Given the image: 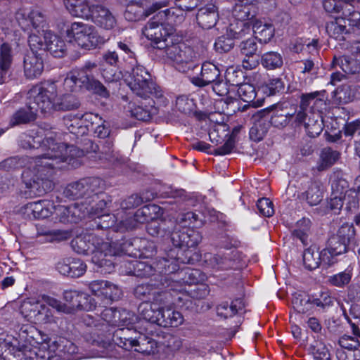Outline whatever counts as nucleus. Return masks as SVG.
<instances>
[{"mask_svg":"<svg viewBox=\"0 0 360 360\" xmlns=\"http://www.w3.org/2000/svg\"><path fill=\"white\" fill-rule=\"evenodd\" d=\"M42 147L47 150L46 153L32 158L29 170L22 173L26 187L30 189V194L34 195H41L53 189V184L50 177L58 163H70L75 155L80 156L82 154L75 146L57 143L52 136L43 141Z\"/></svg>","mask_w":360,"mask_h":360,"instance_id":"obj_1","label":"nucleus"},{"mask_svg":"<svg viewBox=\"0 0 360 360\" xmlns=\"http://www.w3.org/2000/svg\"><path fill=\"white\" fill-rule=\"evenodd\" d=\"M112 239L108 238V241L105 242L98 236L89 233L76 237L71 245L73 250L79 254H91V261L98 269H101V272L110 274L114 269L112 257L125 250V244H120L117 247L118 244Z\"/></svg>","mask_w":360,"mask_h":360,"instance_id":"obj_2","label":"nucleus"},{"mask_svg":"<svg viewBox=\"0 0 360 360\" xmlns=\"http://www.w3.org/2000/svg\"><path fill=\"white\" fill-rule=\"evenodd\" d=\"M97 73V65L90 61L86 62L81 69L68 73L63 82H53L58 86V94H72L76 89L77 82H79L98 96L103 98L109 97L110 93L107 89L95 79Z\"/></svg>","mask_w":360,"mask_h":360,"instance_id":"obj_3","label":"nucleus"},{"mask_svg":"<svg viewBox=\"0 0 360 360\" xmlns=\"http://www.w3.org/2000/svg\"><path fill=\"white\" fill-rule=\"evenodd\" d=\"M32 95L40 102L42 113H50L53 110H71L79 106V101L75 95L58 94V86L50 81L35 86Z\"/></svg>","mask_w":360,"mask_h":360,"instance_id":"obj_4","label":"nucleus"},{"mask_svg":"<svg viewBox=\"0 0 360 360\" xmlns=\"http://www.w3.org/2000/svg\"><path fill=\"white\" fill-rule=\"evenodd\" d=\"M48 307L58 312L69 311L68 309L58 300L48 296H41V300H29L21 305V313L30 322L35 324H51L57 322V318Z\"/></svg>","mask_w":360,"mask_h":360,"instance_id":"obj_5","label":"nucleus"},{"mask_svg":"<svg viewBox=\"0 0 360 360\" xmlns=\"http://www.w3.org/2000/svg\"><path fill=\"white\" fill-rule=\"evenodd\" d=\"M262 0H245L244 4L236 3L232 15L236 22L230 23L229 31L233 37H242L250 31V25L256 20L257 9L255 3Z\"/></svg>","mask_w":360,"mask_h":360,"instance_id":"obj_6","label":"nucleus"},{"mask_svg":"<svg viewBox=\"0 0 360 360\" xmlns=\"http://www.w3.org/2000/svg\"><path fill=\"white\" fill-rule=\"evenodd\" d=\"M171 250L169 258H162L155 263V267L147 264L145 262L136 261L134 264V274L139 277H148L158 271L160 274H171L176 271L179 265V263L188 264L193 262L191 257H183V251L179 250L176 252L177 257H172Z\"/></svg>","mask_w":360,"mask_h":360,"instance_id":"obj_7","label":"nucleus"},{"mask_svg":"<svg viewBox=\"0 0 360 360\" xmlns=\"http://www.w3.org/2000/svg\"><path fill=\"white\" fill-rule=\"evenodd\" d=\"M196 219L197 215L192 212L181 214L179 219V223L182 226V229L175 231L171 235V240L173 245L181 249L186 248L187 250H185L186 256L184 257H191L193 261L194 259L191 257V251L188 249L198 245L202 237L198 231L186 226L187 225L190 226L193 222L195 221Z\"/></svg>","mask_w":360,"mask_h":360,"instance_id":"obj_8","label":"nucleus"},{"mask_svg":"<svg viewBox=\"0 0 360 360\" xmlns=\"http://www.w3.org/2000/svg\"><path fill=\"white\" fill-rule=\"evenodd\" d=\"M137 328L141 329L139 326L118 328L114 332L112 340L115 344L127 350L135 347L136 352H148V347H144V345L146 343L151 345L150 348H152L153 345L152 338L143 330L137 331Z\"/></svg>","mask_w":360,"mask_h":360,"instance_id":"obj_9","label":"nucleus"},{"mask_svg":"<svg viewBox=\"0 0 360 360\" xmlns=\"http://www.w3.org/2000/svg\"><path fill=\"white\" fill-rule=\"evenodd\" d=\"M167 60L181 72H186L195 58L193 49L182 42L175 35L164 47Z\"/></svg>","mask_w":360,"mask_h":360,"instance_id":"obj_10","label":"nucleus"},{"mask_svg":"<svg viewBox=\"0 0 360 360\" xmlns=\"http://www.w3.org/2000/svg\"><path fill=\"white\" fill-rule=\"evenodd\" d=\"M66 32L68 38L73 39L78 46L86 50L95 49L99 44L104 43V40L98 35L96 28L89 24L73 22Z\"/></svg>","mask_w":360,"mask_h":360,"instance_id":"obj_11","label":"nucleus"},{"mask_svg":"<svg viewBox=\"0 0 360 360\" xmlns=\"http://www.w3.org/2000/svg\"><path fill=\"white\" fill-rule=\"evenodd\" d=\"M124 80L131 90L141 98H147L150 95L158 97L161 95L160 91L152 81L150 75L141 65L134 67L129 78Z\"/></svg>","mask_w":360,"mask_h":360,"instance_id":"obj_12","label":"nucleus"},{"mask_svg":"<svg viewBox=\"0 0 360 360\" xmlns=\"http://www.w3.org/2000/svg\"><path fill=\"white\" fill-rule=\"evenodd\" d=\"M28 42L31 49H46L56 58L63 57L66 51V44L64 40L53 34L51 31L44 32L42 36L35 33L30 34Z\"/></svg>","mask_w":360,"mask_h":360,"instance_id":"obj_13","label":"nucleus"},{"mask_svg":"<svg viewBox=\"0 0 360 360\" xmlns=\"http://www.w3.org/2000/svg\"><path fill=\"white\" fill-rule=\"evenodd\" d=\"M143 34L154 48L164 49L174 35L173 28L167 27L156 15L153 16L142 30Z\"/></svg>","mask_w":360,"mask_h":360,"instance_id":"obj_14","label":"nucleus"},{"mask_svg":"<svg viewBox=\"0 0 360 360\" xmlns=\"http://www.w3.org/2000/svg\"><path fill=\"white\" fill-rule=\"evenodd\" d=\"M102 181L98 178L90 177L70 184L65 189L64 194L71 199L79 198H98V193H101Z\"/></svg>","mask_w":360,"mask_h":360,"instance_id":"obj_15","label":"nucleus"},{"mask_svg":"<svg viewBox=\"0 0 360 360\" xmlns=\"http://www.w3.org/2000/svg\"><path fill=\"white\" fill-rule=\"evenodd\" d=\"M15 19L22 30H28L32 27L31 34L42 36L44 32L50 31L46 28L44 15L38 10L20 9L15 14Z\"/></svg>","mask_w":360,"mask_h":360,"instance_id":"obj_16","label":"nucleus"},{"mask_svg":"<svg viewBox=\"0 0 360 360\" xmlns=\"http://www.w3.org/2000/svg\"><path fill=\"white\" fill-rule=\"evenodd\" d=\"M63 299L68 304H63L69 311H63L66 314L74 312L77 309L92 311L96 309L97 302L90 297L86 293L76 290H67L63 292Z\"/></svg>","mask_w":360,"mask_h":360,"instance_id":"obj_17","label":"nucleus"},{"mask_svg":"<svg viewBox=\"0 0 360 360\" xmlns=\"http://www.w3.org/2000/svg\"><path fill=\"white\" fill-rule=\"evenodd\" d=\"M335 16V19L328 22L326 25V30L328 34L336 40L342 41L345 39V35L349 33V30L345 25L346 20L349 22V26L360 28V12L359 17L357 20L352 22L350 20L351 15H345L342 13H329Z\"/></svg>","mask_w":360,"mask_h":360,"instance_id":"obj_18","label":"nucleus"},{"mask_svg":"<svg viewBox=\"0 0 360 360\" xmlns=\"http://www.w3.org/2000/svg\"><path fill=\"white\" fill-rule=\"evenodd\" d=\"M162 300L156 299L153 302H143L139 307L140 314V321L139 323L141 326L146 324L143 331L147 335L152 333L153 323L159 326V319H160V311L162 310Z\"/></svg>","mask_w":360,"mask_h":360,"instance_id":"obj_19","label":"nucleus"},{"mask_svg":"<svg viewBox=\"0 0 360 360\" xmlns=\"http://www.w3.org/2000/svg\"><path fill=\"white\" fill-rule=\"evenodd\" d=\"M148 0H127L124 18L128 21L136 22L143 20L150 15L155 11L165 5L155 3L151 7L146 8Z\"/></svg>","mask_w":360,"mask_h":360,"instance_id":"obj_20","label":"nucleus"},{"mask_svg":"<svg viewBox=\"0 0 360 360\" xmlns=\"http://www.w3.org/2000/svg\"><path fill=\"white\" fill-rule=\"evenodd\" d=\"M34 90V86L28 92L27 105L17 110L11 117L10 125L11 127L32 122L35 120L38 111L41 112L40 102L32 95Z\"/></svg>","mask_w":360,"mask_h":360,"instance_id":"obj_21","label":"nucleus"},{"mask_svg":"<svg viewBox=\"0 0 360 360\" xmlns=\"http://www.w3.org/2000/svg\"><path fill=\"white\" fill-rule=\"evenodd\" d=\"M80 203H75L69 206L58 205L52 209L53 219H58L63 223H77L85 217V210H82Z\"/></svg>","mask_w":360,"mask_h":360,"instance_id":"obj_22","label":"nucleus"},{"mask_svg":"<svg viewBox=\"0 0 360 360\" xmlns=\"http://www.w3.org/2000/svg\"><path fill=\"white\" fill-rule=\"evenodd\" d=\"M89 289L97 297L102 299L103 304L120 298L121 291L118 287L106 281H94L89 283Z\"/></svg>","mask_w":360,"mask_h":360,"instance_id":"obj_23","label":"nucleus"},{"mask_svg":"<svg viewBox=\"0 0 360 360\" xmlns=\"http://www.w3.org/2000/svg\"><path fill=\"white\" fill-rule=\"evenodd\" d=\"M205 257L207 264L217 270H227L238 267V254L236 251L214 255L206 254Z\"/></svg>","mask_w":360,"mask_h":360,"instance_id":"obj_24","label":"nucleus"},{"mask_svg":"<svg viewBox=\"0 0 360 360\" xmlns=\"http://www.w3.org/2000/svg\"><path fill=\"white\" fill-rule=\"evenodd\" d=\"M333 65L339 66L347 74H355L360 71V42L356 43L352 48L350 56L334 58Z\"/></svg>","mask_w":360,"mask_h":360,"instance_id":"obj_25","label":"nucleus"},{"mask_svg":"<svg viewBox=\"0 0 360 360\" xmlns=\"http://www.w3.org/2000/svg\"><path fill=\"white\" fill-rule=\"evenodd\" d=\"M195 4L193 6H187L181 3L177 5V7H172L163 11H159L155 15L165 25L170 26L177 25L183 22L184 19V11H192Z\"/></svg>","mask_w":360,"mask_h":360,"instance_id":"obj_26","label":"nucleus"},{"mask_svg":"<svg viewBox=\"0 0 360 360\" xmlns=\"http://www.w3.org/2000/svg\"><path fill=\"white\" fill-rule=\"evenodd\" d=\"M354 0H324L323 7L328 13H342L351 15L350 20L354 22L359 17V11L353 6Z\"/></svg>","mask_w":360,"mask_h":360,"instance_id":"obj_27","label":"nucleus"},{"mask_svg":"<svg viewBox=\"0 0 360 360\" xmlns=\"http://www.w3.org/2000/svg\"><path fill=\"white\" fill-rule=\"evenodd\" d=\"M89 20L106 30L113 29L117 25L115 16L108 8L102 5H94Z\"/></svg>","mask_w":360,"mask_h":360,"instance_id":"obj_28","label":"nucleus"},{"mask_svg":"<svg viewBox=\"0 0 360 360\" xmlns=\"http://www.w3.org/2000/svg\"><path fill=\"white\" fill-rule=\"evenodd\" d=\"M162 213L160 207L154 204L148 205L139 209L133 217H128L124 221L125 225H133V227L129 229H131L136 226L137 223H148L152 219L158 217Z\"/></svg>","mask_w":360,"mask_h":360,"instance_id":"obj_29","label":"nucleus"},{"mask_svg":"<svg viewBox=\"0 0 360 360\" xmlns=\"http://www.w3.org/2000/svg\"><path fill=\"white\" fill-rule=\"evenodd\" d=\"M24 58V72L26 77L34 79L42 73L44 63L41 57L37 53L36 49H31Z\"/></svg>","mask_w":360,"mask_h":360,"instance_id":"obj_30","label":"nucleus"},{"mask_svg":"<svg viewBox=\"0 0 360 360\" xmlns=\"http://www.w3.org/2000/svg\"><path fill=\"white\" fill-rule=\"evenodd\" d=\"M238 72L233 70V68L228 69L226 72V79L232 86H236L237 94L239 98L244 102H250L256 96L255 88L253 85L248 83L239 84L233 79L234 74Z\"/></svg>","mask_w":360,"mask_h":360,"instance_id":"obj_31","label":"nucleus"},{"mask_svg":"<svg viewBox=\"0 0 360 360\" xmlns=\"http://www.w3.org/2000/svg\"><path fill=\"white\" fill-rule=\"evenodd\" d=\"M219 75L220 72L214 64L205 62L202 65L200 75L193 77L191 82L198 86H205L215 82Z\"/></svg>","mask_w":360,"mask_h":360,"instance_id":"obj_32","label":"nucleus"},{"mask_svg":"<svg viewBox=\"0 0 360 360\" xmlns=\"http://www.w3.org/2000/svg\"><path fill=\"white\" fill-rule=\"evenodd\" d=\"M253 125L250 129V137L254 141H261L268 131L269 117L264 111H258L252 116Z\"/></svg>","mask_w":360,"mask_h":360,"instance_id":"obj_33","label":"nucleus"},{"mask_svg":"<svg viewBox=\"0 0 360 360\" xmlns=\"http://www.w3.org/2000/svg\"><path fill=\"white\" fill-rule=\"evenodd\" d=\"M340 349H337L336 355L339 360H349L354 352L360 351L358 340L352 336L344 335L338 341Z\"/></svg>","mask_w":360,"mask_h":360,"instance_id":"obj_34","label":"nucleus"},{"mask_svg":"<svg viewBox=\"0 0 360 360\" xmlns=\"http://www.w3.org/2000/svg\"><path fill=\"white\" fill-rule=\"evenodd\" d=\"M184 321V317L179 311L175 310L172 305L162 302L159 326L177 327L181 325Z\"/></svg>","mask_w":360,"mask_h":360,"instance_id":"obj_35","label":"nucleus"},{"mask_svg":"<svg viewBox=\"0 0 360 360\" xmlns=\"http://www.w3.org/2000/svg\"><path fill=\"white\" fill-rule=\"evenodd\" d=\"M69 13L75 17L89 20L94 6L89 0H64Z\"/></svg>","mask_w":360,"mask_h":360,"instance_id":"obj_36","label":"nucleus"},{"mask_svg":"<svg viewBox=\"0 0 360 360\" xmlns=\"http://www.w3.org/2000/svg\"><path fill=\"white\" fill-rule=\"evenodd\" d=\"M198 25L204 29H210L215 25L218 19L216 6L212 3L199 8L196 15Z\"/></svg>","mask_w":360,"mask_h":360,"instance_id":"obj_37","label":"nucleus"},{"mask_svg":"<svg viewBox=\"0 0 360 360\" xmlns=\"http://www.w3.org/2000/svg\"><path fill=\"white\" fill-rule=\"evenodd\" d=\"M13 52L11 46L4 43L0 46V83H3L10 76L13 63Z\"/></svg>","mask_w":360,"mask_h":360,"instance_id":"obj_38","label":"nucleus"},{"mask_svg":"<svg viewBox=\"0 0 360 360\" xmlns=\"http://www.w3.org/2000/svg\"><path fill=\"white\" fill-rule=\"evenodd\" d=\"M97 218L98 219V221H96L98 227L101 229H109V234L112 232H123L133 227V225L131 224L125 225V221L122 220L118 224H115L116 220L115 216L110 215L108 213L102 214L100 215V217Z\"/></svg>","mask_w":360,"mask_h":360,"instance_id":"obj_39","label":"nucleus"},{"mask_svg":"<svg viewBox=\"0 0 360 360\" xmlns=\"http://www.w3.org/2000/svg\"><path fill=\"white\" fill-rule=\"evenodd\" d=\"M53 205L49 200H39L32 202L26 205L25 210L35 219H44L51 216L52 214Z\"/></svg>","mask_w":360,"mask_h":360,"instance_id":"obj_40","label":"nucleus"},{"mask_svg":"<svg viewBox=\"0 0 360 360\" xmlns=\"http://www.w3.org/2000/svg\"><path fill=\"white\" fill-rule=\"evenodd\" d=\"M335 98L340 103H349L360 98V86L357 84H344L334 92Z\"/></svg>","mask_w":360,"mask_h":360,"instance_id":"obj_41","label":"nucleus"},{"mask_svg":"<svg viewBox=\"0 0 360 360\" xmlns=\"http://www.w3.org/2000/svg\"><path fill=\"white\" fill-rule=\"evenodd\" d=\"M333 246L323 249L320 254V264L325 267H328L337 262L336 257L345 252L346 248L344 244H339L338 245L330 241Z\"/></svg>","mask_w":360,"mask_h":360,"instance_id":"obj_42","label":"nucleus"},{"mask_svg":"<svg viewBox=\"0 0 360 360\" xmlns=\"http://www.w3.org/2000/svg\"><path fill=\"white\" fill-rule=\"evenodd\" d=\"M91 200H84L80 202V206H82V210H85V216L89 215L94 217H100V215L104 213H108L105 211L107 207V202L98 195V198H91Z\"/></svg>","mask_w":360,"mask_h":360,"instance_id":"obj_43","label":"nucleus"},{"mask_svg":"<svg viewBox=\"0 0 360 360\" xmlns=\"http://www.w3.org/2000/svg\"><path fill=\"white\" fill-rule=\"evenodd\" d=\"M251 25L255 34V38L261 43H268L274 36V27L271 23L263 22L262 20L256 19Z\"/></svg>","mask_w":360,"mask_h":360,"instance_id":"obj_44","label":"nucleus"},{"mask_svg":"<svg viewBox=\"0 0 360 360\" xmlns=\"http://www.w3.org/2000/svg\"><path fill=\"white\" fill-rule=\"evenodd\" d=\"M75 123L77 125L80 124L78 127V131H74L73 124H72L70 127H72V129H70L71 133L75 134H86L89 130L91 131L93 127H94L96 124L102 123V118L97 114L88 112L83 115L79 120H75Z\"/></svg>","mask_w":360,"mask_h":360,"instance_id":"obj_45","label":"nucleus"},{"mask_svg":"<svg viewBox=\"0 0 360 360\" xmlns=\"http://www.w3.org/2000/svg\"><path fill=\"white\" fill-rule=\"evenodd\" d=\"M325 105L324 91H314L302 94L301 96V108L304 110L308 107L317 111H320Z\"/></svg>","mask_w":360,"mask_h":360,"instance_id":"obj_46","label":"nucleus"},{"mask_svg":"<svg viewBox=\"0 0 360 360\" xmlns=\"http://www.w3.org/2000/svg\"><path fill=\"white\" fill-rule=\"evenodd\" d=\"M169 289L175 292H186L191 294V296L196 299H202L205 297L208 293L209 290L207 285L203 283L199 284L193 289H187L186 285H183L179 281H172L169 285Z\"/></svg>","mask_w":360,"mask_h":360,"instance_id":"obj_47","label":"nucleus"},{"mask_svg":"<svg viewBox=\"0 0 360 360\" xmlns=\"http://www.w3.org/2000/svg\"><path fill=\"white\" fill-rule=\"evenodd\" d=\"M243 307L244 304L240 299L234 300L230 304L223 302L217 307V314L221 318L227 319L233 316Z\"/></svg>","mask_w":360,"mask_h":360,"instance_id":"obj_48","label":"nucleus"},{"mask_svg":"<svg viewBox=\"0 0 360 360\" xmlns=\"http://www.w3.org/2000/svg\"><path fill=\"white\" fill-rule=\"evenodd\" d=\"M340 158V153L330 148H323L320 154L317 169L323 171L333 165Z\"/></svg>","mask_w":360,"mask_h":360,"instance_id":"obj_49","label":"nucleus"},{"mask_svg":"<svg viewBox=\"0 0 360 360\" xmlns=\"http://www.w3.org/2000/svg\"><path fill=\"white\" fill-rule=\"evenodd\" d=\"M293 309L300 314H306L310 311L314 305V300L310 299L305 294L295 293L292 300Z\"/></svg>","mask_w":360,"mask_h":360,"instance_id":"obj_50","label":"nucleus"},{"mask_svg":"<svg viewBox=\"0 0 360 360\" xmlns=\"http://www.w3.org/2000/svg\"><path fill=\"white\" fill-rule=\"evenodd\" d=\"M303 262L305 267L309 270L316 269L320 265V254L315 247H310L304 250Z\"/></svg>","mask_w":360,"mask_h":360,"instance_id":"obj_51","label":"nucleus"},{"mask_svg":"<svg viewBox=\"0 0 360 360\" xmlns=\"http://www.w3.org/2000/svg\"><path fill=\"white\" fill-rule=\"evenodd\" d=\"M307 203L311 206L318 205L322 200L323 193L317 183L312 182L305 193L302 194Z\"/></svg>","mask_w":360,"mask_h":360,"instance_id":"obj_52","label":"nucleus"},{"mask_svg":"<svg viewBox=\"0 0 360 360\" xmlns=\"http://www.w3.org/2000/svg\"><path fill=\"white\" fill-rule=\"evenodd\" d=\"M261 63L264 68L274 70L280 68L283 65V58L280 53L270 51L262 56Z\"/></svg>","mask_w":360,"mask_h":360,"instance_id":"obj_53","label":"nucleus"},{"mask_svg":"<svg viewBox=\"0 0 360 360\" xmlns=\"http://www.w3.org/2000/svg\"><path fill=\"white\" fill-rule=\"evenodd\" d=\"M184 277L182 278L183 282L178 281L183 285H187L190 288L193 285L200 284L205 281L206 276L204 274L197 269H188L184 272Z\"/></svg>","mask_w":360,"mask_h":360,"instance_id":"obj_54","label":"nucleus"},{"mask_svg":"<svg viewBox=\"0 0 360 360\" xmlns=\"http://www.w3.org/2000/svg\"><path fill=\"white\" fill-rule=\"evenodd\" d=\"M227 34L229 35L228 37L221 36L216 40L214 43V48L217 51L223 53L231 51L234 46L233 39L239 38L232 37L229 31V27L227 28Z\"/></svg>","mask_w":360,"mask_h":360,"instance_id":"obj_55","label":"nucleus"},{"mask_svg":"<svg viewBox=\"0 0 360 360\" xmlns=\"http://www.w3.org/2000/svg\"><path fill=\"white\" fill-rule=\"evenodd\" d=\"M309 219L303 218L299 220L296 224L295 229L293 230V236L300 239L302 243H304L307 238V233L309 229Z\"/></svg>","mask_w":360,"mask_h":360,"instance_id":"obj_56","label":"nucleus"},{"mask_svg":"<svg viewBox=\"0 0 360 360\" xmlns=\"http://www.w3.org/2000/svg\"><path fill=\"white\" fill-rule=\"evenodd\" d=\"M283 89L284 85L281 79L274 78L270 79L264 86H262L259 91H262L266 96H270L280 92Z\"/></svg>","mask_w":360,"mask_h":360,"instance_id":"obj_57","label":"nucleus"},{"mask_svg":"<svg viewBox=\"0 0 360 360\" xmlns=\"http://www.w3.org/2000/svg\"><path fill=\"white\" fill-rule=\"evenodd\" d=\"M352 278L351 271L347 269L345 271L330 276L328 282L336 287L342 288L347 285Z\"/></svg>","mask_w":360,"mask_h":360,"instance_id":"obj_58","label":"nucleus"},{"mask_svg":"<svg viewBox=\"0 0 360 360\" xmlns=\"http://www.w3.org/2000/svg\"><path fill=\"white\" fill-rule=\"evenodd\" d=\"M117 319V322L125 327H131L138 321V317L134 313L125 309L118 311Z\"/></svg>","mask_w":360,"mask_h":360,"instance_id":"obj_59","label":"nucleus"},{"mask_svg":"<svg viewBox=\"0 0 360 360\" xmlns=\"http://www.w3.org/2000/svg\"><path fill=\"white\" fill-rule=\"evenodd\" d=\"M354 229L351 225L343 224L338 231V236L340 242H335L337 245L339 244H344L347 248V243L350 241V239L354 236Z\"/></svg>","mask_w":360,"mask_h":360,"instance_id":"obj_60","label":"nucleus"},{"mask_svg":"<svg viewBox=\"0 0 360 360\" xmlns=\"http://www.w3.org/2000/svg\"><path fill=\"white\" fill-rule=\"evenodd\" d=\"M126 112L132 117H135L139 120H147L150 115L147 110L141 106H136L134 103H129Z\"/></svg>","mask_w":360,"mask_h":360,"instance_id":"obj_61","label":"nucleus"},{"mask_svg":"<svg viewBox=\"0 0 360 360\" xmlns=\"http://www.w3.org/2000/svg\"><path fill=\"white\" fill-rule=\"evenodd\" d=\"M305 129L308 135L311 137L319 136L323 130L322 120H315L314 117L309 118L308 122L305 123Z\"/></svg>","mask_w":360,"mask_h":360,"instance_id":"obj_62","label":"nucleus"},{"mask_svg":"<svg viewBox=\"0 0 360 360\" xmlns=\"http://www.w3.org/2000/svg\"><path fill=\"white\" fill-rule=\"evenodd\" d=\"M240 51L245 57L253 56L257 51L255 38H250L243 41L240 44Z\"/></svg>","mask_w":360,"mask_h":360,"instance_id":"obj_63","label":"nucleus"},{"mask_svg":"<svg viewBox=\"0 0 360 360\" xmlns=\"http://www.w3.org/2000/svg\"><path fill=\"white\" fill-rule=\"evenodd\" d=\"M257 207L260 214L269 217L274 213L272 202L269 198H261L257 201Z\"/></svg>","mask_w":360,"mask_h":360,"instance_id":"obj_64","label":"nucleus"}]
</instances>
